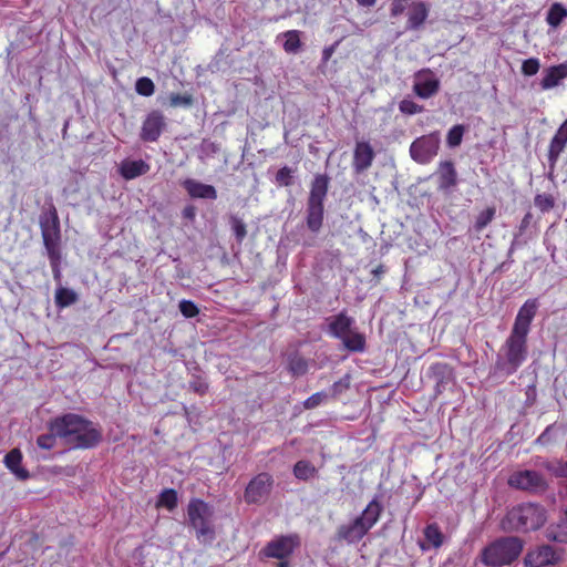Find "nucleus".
Here are the masks:
<instances>
[{
    "label": "nucleus",
    "instance_id": "42",
    "mask_svg": "<svg viewBox=\"0 0 567 567\" xmlns=\"http://www.w3.org/2000/svg\"><path fill=\"white\" fill-rule=\"evenodd\" d=\"M135 90L142 96H151L155 92V85L150 78L143 76L137 79Z\"/></svg>",
    "mask_w": 567,
    "mask_h": 567
},
{
    "label": "nucleus",
    "instance_id": "43",
    "mask_svg": "<svg viewBox=\"0 0 567 567\" xmlns=\"http://www.w3.org/2000/svg\"><path fill=\"white\" fill-rule=\"evenodd\" d=\"M292 169L288 166H284L276 173L275 181L277 185L288 187L293 183Z\"/></svg>",
    "mask_w": 567,
    "mask_h": 567
},
{
    "label": "nucleus",
    "instance_id": "45",
    "mask_svg": "<svg viewBox=\"0 0 567 567\" xmlns=\"http://www.w3.org/2000/svg\"><path fill=\"white\" fill-rule=\"evenodd\" d=\"M178 308H179L181 313L185 318H194L199 313L198 307L192 300H186V299L181 300Z\"/></svg>",
    "mask_w": 567,
    "mask_h": 567
},
{
    "label": "nucleus",
    "instance_id": "32",
    "mask_svg": "<svg viewBox=\"0 0 567 567\" xmlns=\"http://www.w3.org/2000/svg\"><path fill=\"white\" fill-rule=\"evenodd\" d=\"M341 340L349 351L362 352L365 349V337L360 332L351 330L350 333L346 334Z\"/></svg>",
    "mask_w": 567,
    "mask_h": 567
},
{
    "label": "nucleus",
    "instance_id": "29",
    "mask_svg": "<svg viewBox=\"0 0 567 567\" xmlns=\"http://www.w3.org/2000/svg\"><path fill=\"white\" fill-rule=\"evenodd\" d=\"M54 424H55V417L51 419L47 424L49 432L41 434L37 437V445L41 450L50 451L55 447L56 440L59 439V434L54 430Z\"/></svg>",
    "mask_w": 567,
    "mask_h": 567
},
{
    "label": "nucleus",
    "instance_id": "50",
    "mask_svg": "<svg viewBox=\"0 0 567 567\" xmlns=\"http://www.w3.org/2000/svg\"><path fill=\"white\" fill-rule=\"evenodd\" d=\"M172 106H189L193 104V97L189 94L173 93L169 96Z\"/></svg>",
    "mask_w": 567,
    "mask_h": 567
},
{
    "label": "nucleus",
    "instance_id": "47",
    "mask_svg": "<svg viewBox=\"0 0 567 567\" xmlns=\"http://www.w3.org/2000/svg\"><path fill=\"white\" fill-rule=\"evenodd\" d=\"M399 109L402 113L413 115L423 112V106L415 103L412 100H402L399 104Z\"/></svg>",
    "mask_w": 567,
    "mask_h": 567
},
{
    "label": "nucleus",
    "instance_id": "8",
    "mask_svg": "<svg viewBox=\"0 0 567 567\" xmlns=\"http://www.w3.org/2000/svg\"><path fill=\"white\" fill-rule=\"evenodd\" d=\"M40 228L47 252L52 251L54 254V251L60 250L61 228L54 205H51L48 212L40 217Z\"/></svg>",
    "mask_w": 567,
    "mask_h": 567
},
{
    "label": "nucleus",
    "instance_id": "57",
    "mask_svg": "<svg viewBox=\"0 0 567 567\" xmlns=\"http://www.w3.org/2000/svg\"><path fill=\"white\" fill-rule=\"evenodd\" d=\"M377 0H357V2L362 7H373Z\"/></svg>",
    "mask_w": 567,
    "mask_h": 567
},
{
    "label": "nucleus",
    "instance_id": "24",
    "mask_svg": "<svg viewBox=\"0 0 567 567\" xmlns=\"http://www.w3.org/2000/svg\"><path fill=\"white\" fill-rule=\"evenodd\" d=\"M352 324L353 319L342 311L330 319L329 332L341 340L346 334L350 333Z\"/></svg>",
    "mask_w": 567,
    "mask_h": 567
},
{
    "label": "nucleus",
    "instance_id": "14",
    "mask_svg": "<svg viewBox=\"0 0 567 567\" xmlns=\"http://www.w3.org/2000/svg\"><path fill=\"white\" fill-rule=\"evenodd\" d=\"M539 302L537 298L527 299L515 317L512 330L529 334L530 326L537 315Z\"/></svg>",
    "mask_w": 567,
    "mask_h": 567
},
{
    "label": "nucleus",
    "instance_id": "11",
    "mask_svg": "<svg viewBox=\"0 0 567 567\" xmlns=\"http://www.w3.org/2000/svg\"><path fill=\"white\" fill-rule=\"evenodd\" d=\"M508 485L535 494L543 493L548 488V483L543 474L532 470L514 472L508 477Z\"/></svg>",
    "mask_w": 567,
    "mask_h": 567
},
{
    "label": "nucleus",
    "instance_id": "37",
    "mask_svg": "<svg viewBox=\"0 0 567 567\" xmlns=\"http://www.w3.org/2000/svg\"><path fill=\"white\" fill-rule=\"evenodd\" d=\"M496 215V208L494 206L486 207L475 218L474 229L481 233L488 224L493 221Z\"/></svg>",
    "mask_w": 567,
    "mask_h": 567
},
{
    "label": "nucleus",
    "instance_id": "56",
    "mask_svg": "<svg viewBox=\"0 0 567 567\" xmlns=\"http://www.w3.org/2000/svg\"><path fill=\"white\" fill-rule=\"evenodd\" d=\"M333 51H334V47H333V45H332V47L324 48V49H323V52H322L323 60H324V61H328V60L331 58V55H332Z\"/></svg>",
    "mask_w": 567,
    "mask_h": 567
},
{
    "label": "nucleus",
    "instance_id": "55",
    "mask_svg": "<svg viewBox=\"0 0 567 567\" xmlns=\"http://www.w3.org/2000/svg\"><path fill=\"white\" fill-rule=\"evenodd\" d=\"M385 272V267L383 265H379L377 266L373 270H372V275L377 278V280L379 281L381 276Z\"/></svg>",
    "mask_w": 567,
    "mask_h": 567
},
{
    "label": "nucleus",
    "instance_id": "10",
    "mask_svg": "<svg viewBox=\"0 0 567 567\" xmlns=\"http://www.w3.org/2000/svg\"><path fill=\"white\" fill-rule=\"evenodd\" d=\"M440 135L437 132L422 135L410 146V155L419 164H429L439 153Z\"/></svg>",
    "mask_w": 567,
    "mask_h": 567
},
{
    "label": "nucleus",
    "instance_id": "3",
    "mask_svg": "<svg viewBox=\"0 0 567 567\" xmlns=\"http://www.w3.org/2000/svg\"><path fill=\"white\" fill-rule=\"evenodd\" d=\"M382 509L381 503L375 498L372 499L360 516H357L349 524H341L337 528L336 539L338 542H346L349 545L358 544L378 523Z\"/></svg>",
    "mask_w": 567,
    "mask_h": 567
},
{
    "label": "nucleus",
    "instance_id": "61",
    "mask_svg": "<svg viewBox=\"0 0 567 567\" xmlns=\"http://www.w3.org/2000/svg\"><path fill=\"white\" fill-rule=\"evenodd\" d=\"M565 496L567 497V483L564 485Z\"/></svg>",
    "mask_w": 567,
    "mask_h": 567
},
{
    "label": "nucleus",
    "instance_id": "31",
    "mask_svg": "<svg viewBox=\"0 0 567 567\" xmlns=\"http://www.w3.org/2000/svg\"><path fill=\"white\" fill-rule=\"evenodd\" d=\"M293 475L300 481H309L318 474V470L307 460L298 461L292 468Z\"/></svg>",
    "mask_w": 567,
    "mask_h": 567
},
{
    "label": "nucleus",
    "instance_id": "20",
    "mask_svg": "<svg viewBox=\"0 0 567 567\" xmlns=\"http://www.w3.org/2000/svg\"><path fill=\"white\" fill-rule=\"evenodd\" d=\"M330 178L327 174H317L311 182L309 203L323 204L329 190Z\"/></svg>",
    "mask_w": 567,
    "mask_h": 567
},
{
    "label": "nucleus",
    "instance_id": "60",
    "mask_svg": "<svg viewBox=\"0 0 567 567\" xmlns=\"http://www.w3.org/2000/svg\"><path fill=\"white\" fill-rule=\"evenodd\" d=\"M436 393H441L440 382H437V384H436Z\"/></svg>",
    "mask_w": 567,
    "mask_h": 567
},
{
    "label": "nucleus",
    "instance_id": "30",
    "mask_svg": "<svg viewBox=\"0 0 567 567\" xmlns=\"http://www.w3.org/2000/svg\"><path fill=\"white\" fill-rule=\"evenodd\" d=\"M280 35L282 38H285L282 48L286 53L296 54L300 51V49L302 47L301 31L289 30V31L282 32Z\"/></svg>",
    "mask_w": 567,
    "mask_h": 567
},
{
    "label": "nucleus",
    "instance_id": "6",
    "mask_svg": "<svg viewBox=\"0 0 567 567\" xmlns=\"http://www.w3.org/2000/svg\"><path fill=\"white\" fill-rule=\"evenodd\" d=\"M528 334L511 330L509 336L502 346L506 359L508 373H514L526 361L528 354Z\"/></svg>",
    "mask_w": 567,
    "mask_h": 567
},
{
    "label": "nucleus",
    "instance_id": "19",
    "mask_svg": "<svg viewBox=\"0 0 567 567\" xmlns=\"http://www.w3.org/2000/svg\"><path fill=\"white\" fill-rule=\"evenodd\" d=\"M22 458V452L19 449H12L6 454L3 464L18 480L25 481L30 477V473L21 465Z\"/></svg>",
    "mask_w": 567,
    "mask_h": 567
},
{
    "label": "nucleus",
    "instance_id": "23",
    "mask_svg": "<svg viewBox=\"0 0 567 567\" xmlns=\"http://www.w3.org/2000/svg\"><path fill=\"white\" fill-rule=\"evenodd\" d=\"M556 553L549 545L538 547L535 551H530L525 557V563L537 567L555 564Z\"/></svg>",
    "mask_w": 567,
    "mask_h": 567
},
{
    "label": "nucleus",
    "instance_id": "17",
    "mask_svg": "<svg viewBox=\"0 0 567 567\" xmlns=\"http://www.w3.org/2000/svg\"><path fill=\"white\" fill-rule=\"evenodd\" d=\"M567 144V120L560 125L550 141L548 148V162L553 169Z\"/></svg>",
    "mask_w": 567,
    "mask_h": 567
},
{
    "label": "nucleus",
    "instance_id": "7",
    "mask_svg": "<svg viewBox=\"0 0 567 567\" xmlns=\"http://www.w3.org/2000/svg\"><path fill=\"white\" fill-rule=\"evenodd\" d=\"M275 486L274 476L261 472L251 477L244 491V502L247 505H262L270 497Z\"/></svg>",
    "mask_w": 567,
    "mask_h": 567
},
{
    "label": "nucleus",
    "instance_id": "16",
    "mask_svg": "<svg viewBox=\"0 0 567 567\" xmlns=\"http://www.w3.org/2000/svg\"><path fill=\"white\" fill-rule=\"evenodd\" d=\"M437 187L449 192L457 185V172L452 161H442L436 169Z\"/></svg>",
    "mask_w": 567,
    "mask_h": 567
},
{
    "label": "nucleus",
    "instance_id": "49",
    "mask_svg": "<svg viewBox=\"0 0 567 567\" xmlns=\"http://www.w3.org/2000/svg\"><path fill=\"white\" fill-rule=\"evenodd\" d=\"M208 383L200 377H195L189 382V389L199 395H205L208 392Z\"/></svg>",
    "mask_w": 567,
    "mask_h": 567
},
{
    "label": "nucleus",
    "instance_id": "13",
    "mask_svg": "<svg viewBox=\"0 0 567 567\" xmlns=\"http://www.w3.org/2000/svg\"><path fill=\"white\" fill-rule=\"evenodd\" d=\"M440 90V80L430 69H422L415 74L413 92L421 99H430Z\"/></svg>",
    "mask_w": 567,
    "mask_h": 567
},
{
    "label": "nucleus",
    "instance_id": "34",
    "mask_svg": "<svg viewBox=\"0 0 567 567\" xmlns=\"http://www.w3.org/2000/svg\"><path fill=\"white\" fill-rule=\"evenodd\" d=\"M565 18H567V9L561 3L555 2L547 12L546 22L551 28H557Z\"/></svg>",
    "mask_w": 567,
    "mask_h": 567
},
{
    "label": "nucleus",
    "instance_id": "41",
    "mask_svg": "<svg viewBox=\"0 0 567 567\" xmlns=\"http://www.w3.org/2000/svg\"><path fill=\"white\" fill-rule=\"evenodd\" d=\"M535 206L543 213L551 210L555 206V198L551 194H537L534 198Z\"/></svg>",
    "mask_w": 567,
    "mask_h": 567
},
{
    "label": "nucleus",
    "instance_id": "21",
    "mask_svg": "<svg viewBox=\"0 0 567 567\" xmlns=\"http://www.w3.org/2000/svg\"><path fill=\"white\" fill-rule=\"evenodd\" d=\"M567 78V62L558 65H553L544 71V76L540 81L543 90H549L557 86L560 81Z\"/></svg>",
    "mask_w": 567,
    "mask_h": 567
},
{
    "label": "nucleus",
    "instance_id": "27",
    "mask_svg": "<svg viewBox=\"0 0 567 567\" xmlns=\"http://www.w3.org/2000/svg\"><path fill=\"white\" fill-rule=\"evenodd\" d=\"M537 460L538 461L535 463V465L543 467L550 475L557 478H567V460H546L542 457H537Z\"/></svg>",
    "mask_w": 567,
    "mask_h": 567
},
{
    "label": "nucleus",
    "instance_id": "51",
    "mask_svg": "<svg viewBox=\"0 0 567 567\" xmlns=\"http://www.w3.org/2000/svg\"><path fill=\"white\" fill-rule=\"evenodd\" d=\"M48 257L50 260V265L52 267V272H53L54 279L60 280V277H61V270H60L61 252H60V250L54 251V254H52V251L48 252Z\"/></svg>",
    "mask_w": 567,
    "mask_h": 567
},
{
    "label": "nucleus",
    "instance_id": "22",
    "mask_svg": "<svg viewBox=\"0 0 567 567\" xmlns=\"http://www.w3.org/2000/svg\"><path fill=\"white\" fill-rule=\"evenodd\" d=\"M150 169V164L143 159H125L121 163L120 174L124 179L131 181L147 174Z\"/></svg>",
    "mask_w": 567,
    "mask_h": 567
},
{
    "label": "nucleus",
    "instance_id": "5",
    "mask_svg": "<svg viewBox=\"0 0 567 567\" xmlns=\"http://www.w3.org/2000/svg\"><path fill=\"white\" fill-rule=\"evenodd\" d=\"M213 513L212 506L200 498H192L187 505L188 523L202 544H212L216 538L215 528L210 523Z\"/></svg>",
    "mask_w": 567,
    "mask_h": 567
},
{
    "label": "nucleus",
    "instance_id": "18",
    "mask_svg": "<svg viewBox=\"0 0 567 567\" xmlns=\"http://www.w3.org/2000/svg\"><path fill=\"white\" fill-rule=\"evenodd\" d=\"M182 186L192 198H217V192L213 185L204 184L193 178H187L182 183Z\"/></svg>",
    "mask_w": 567,
    "mask_h": 567
},
{
    "label": "nucleus",
    "instance_id": "46",
    "mask_svg": "<svg viewBox=\"0 0 567 567\" xmlns=\"http://www.w3.org/2000/svg\"><path fill=\"white\" fill-rule=\"evenodd\" d=\"M540 68L539 60L537 58H529L522 63V73L526 76L535 75Z\"/></svg>",
    "mask_w": 567,
    "mask_h": 567
},
{
    "label": "nucleus",
    "instance_id": "35",
    "mask_svg": "<svg viewBox=\"0 0 567 567\" xmlns=\"http://www.w3.org/2000/svg\"><path fill=\"white\" fill-rule=\"evenodd\" d=\"M546 537L551 542L567 544V522L550 525L546 530Z\"/></svg>",
    "mask_w": 567,
    "mask_h": 567
},
{
    "label": "nucleus",
    "instance_id": "4",
    "mask_svg": "<svg viewBox=\"0 0 567 567\" xmlns=\"http://www.w3.org/2000/svg\"><path fill=\"white\" fill-rule=\"evenodd\" d=\"M523 548L524 543L518 537H499L481 550L480 560L486 567L507 566L520 556Z\"/></svg>",
    "mask_w": 567,
    "mask_h": 567
},
{
    "label": "nucleus",
    "instance_id": "52",
    "mask_svg": "<svg viewBox=\"0 0 567 567\" xmlns=\"http://www.w3.org/2000/svg\"><path fill=\"white\" fill-rule=\"evenodd\" d=\"M408 7V0H392L391 8H390V14L393 18L399 17L402 14Z\"/></svg>",
    "mask_w": 567,
    "mask_h": 567
},
{
    "label": "nucleus",
    "instance_id": "44",
    "mask_svg": "<svg viewBox=\"0 0 567 567\" xmlns=\"http://www.w3.org/2000/svg\"><path fill=\"white\" fill-rule=\"evenodd\" d=\"M555 429L556 424H549L535 440V444L542 445V446H548L555 441Z\"/></svg>",
    "mask_w": 567,
    "mask_h": 567
},
{
    "label": "nucleus",
    "instance_id": "58",
    "mask_svg": "<svg viewBox=\"0 0 567 567\" xmlns=\"http://www.w3.org/2000/svg\"><path fill=\"white\" fill-rule=\"evenodd\" d=\"M276 567H291L289 559H278Z\"/></svg>",
    "mask_w": 567,
    "mask_h": 567
},
{
    "label": "nucleus",
    "instance_id": "9",
    "mask_svg": "<svg viewBox=\"0 0 567 567\" xmlns=\"http://www.w3.org/2000/svg\"><path fill=\"white\" fill-rule=\"evenodd\" d=\"M299 546V535H280L268 542L260 550L259 555L262 558L289 559Z\"/></svg>",
    "mask_w": 567,
    "mask_h": 567
},
{
    "label": "nucleus",
    "instance_id": "33",
    "mask_svg": "<svg viewBox=\"0 0 567 567\" xmlns=\"http://www.w3.org/2000/svg\"><path fill=\"white\" fill-rule=\"evenodd\" d=\"M54 301L58 308L63 309L78 301V293L72 289L60 287L55 290Z\"/></svg>",
    "mask_w": 567,
    "mask_h": 567
},
{
    "label": "nucleus",
    "instance_id": "25",
    "mask_svg": "<svg viewBox=\"0 0 567 567\" xmlns=\"http://www.w3.org/2000/svg\"><path fill=\"white\" fill-rule=\"evenodd\" d=\"M306 223L309 230L318 233L323 224L324 206L323 204H316L307 202Z\"/></svg>",
    "mask_w": 567,
    "mask_h": 567
},
{
    "label": "nucleus",
    "instance_id": "39",
    "mask_svg": "<svg viewBox=\"0 0 567 567\" xmlns=\"http://www.w3.org/2000/svg\"><path fill=\"white\" fill-rule=\"evenodd\" d=\"M229 224L231 226V230L236 237L237 243L241 244L247 236L246 224L235 215H231L229 217Z\"/></svg>",
    "mask_w": 567,
    "mask_h": 567
},
{
    "label": "nucleus",
    "instance_id": "1",
    "mask_svg": "<svg viewBox=\"0 0 567 567\" xmlns=\"http://www.w3.org/2000/svg\"><path fill=\"white\" fill-rule=\"evenodd\" d=\"M54 430L70 450H89L97 446L102 431L92 421L76 413L55 416Z\"/></svg>",
    "mask_w": 567,
    "mask_h": 567
},
{
    "label": "nucleus",
    "instance_id": "38",
    "mask_svg": "<svg viewBox=\"0 0 567 567\" xmlns=\"http://www.w3.org/2000/svg\"><path fill=\"white\" fill-rule=\"evenodd\" d=\"M288 370L293 377L305 375L308 372V361L305 358L295 354L289 358Z\"/></svg>",
    "mask_w": 567,
    "mask_h": 567
},
{
    "label": "nucleus",
    "instance_id": "53",
    "mask_svg": "<svg viewBox=\"0 0 567 567\" xmlns=\"http://www.w3.org/2000/svg\"><path fill=\"white\" fill-rule=\"evenodd\" d=\"M182 216L185 219L193 221L196 217V207L194 205H187L182 210Z\"/></svg>",
    "mask_w": 567,
    "mask_h": 567
},
{
    "label": "nucleus",
    "instance_id": "36",
    "mask_svg": "<svg viewBox=\"0 0 567 567\" xmlns=\"http://www.w3.org/2000/svg\"><path fill=\"white\" fill-rule=\"evenodd\" d=\"M178 504V495L174 488H165L158 496L157 507H164L169 512L174 511Z\"/></svg>",
    "mask_w": 567,
    "mask_h": 567
},
{
    "label": "nucleus",
    "instance_id": "48",
    "mask_svg": "<svg viewBox=\"0 0 567 567\" xmlns=\"http://www.w3.org/2000/svg\"><path fill=\"white\" fill-rule=\"evenodd\" d=\"M327 398H328V394L326 392H323V391L316 392L303 402V408L306 410L315 409V408L319 406Z\"/></svg>",
    "mask_w": 567,
    "mask_h": 567
},
{
    "label": "nucleus",
    "instance_id": "12",
    "mask_svg": "<svg viewBox=\"0 0 567 567\" xmlns=\"http://www.w3.org/2000/svg\"><path fill=\"white\" fill-rule=\"evenodd\" d=\"M166 126L167 122L163 112L153 110L147 113L142 123L140 138L146 143L157 142L162 133L166 130Z\"/></svg>",
    "mask_w": 567,
    "mask_h": 567
},
{
    "label": "nucleus",
    "instance_id": "28",
    "mask_svg": "<svg viewBox=\"0 0 567 567\" xmlns=\"http://www.w3.org/2000/svg\"><path fill=\"white\" fill-rule=\"evenodd\" d=\"M423 534L425 542L427 543V545L421 544V548L423 550H426L430 547L440 548L443 545L444 535L436 523L426 525Z\"/></svg>",
    "mask_w": 567,
    "mask_h": 567
},
{
    "label": "nucleus",
    "instance_id": "62",
    "mask_svg": "<svg viewBox=\"0 0 567 567\" xmlns=\"http://www.w3.org/2000/svg\"><path fill=\"white\" fill-rule=\"evenodd\" d=\"M564 517H565V520L567 522V508L564 511Z\"/></svg>",
    "mask_w": 567,
    "mask_h": 567
},
{
    "label": "nucleus",
    "instance_id": "26",
    "mask_svg": "<svg viewBox=\"0 0 567 567\" xmlns=\"http://www.w3.org/2000/svg\"><path fill=\"white\" fill-rule=\"evenodd\" d=\"M427 17V6L423 1L413 2L408 14V29L417 30Z\"/></svg>",
    "mask_w": 567,
    "mask_h": 567
},
{
    "label": "nucleus",
    "instance_id": "15",
    "mask_svg": "<svg viewBox=\"0 0 567 567\" xmlns=\"http://www.w3.org/2000/svg\"><path fill=\"white\" fill-rule=\"evenodd\" d=\"M374 157V151L369 142H357L353 151V169L357 173L367 171L372 165Z\"/></svg>",
    "mask_w": 567,
    "mask_h": 567
},
{
    "label": "nucleus",
    "instance_id": "54",
    "mask_svg": "<svg viewBox=\"0 0 567 567\" xmlns=\"http://www.w3.org/2000/svg\"><path fill=\"white\" fill-rule=\"evenodd\" d=\"M532 218H533V215L532 213H526L525 216L523 217L522 221H520V225H519V233L523 234L527 227L529 226L530 221H532Z\"/></svg>",
    "mask_w": 567,
    "mask_h": 567
},
{
    "label": "nucleus",
    "instance_id": "2",
    "mask_svg": "<svg viewBox=\"0 0 567 567\" xmlns=\"http://www.w3.org/2000/svg\"><path fill=\"white\" fill-rule=\"evenodd\" d=\"M547 520L546 509L535 503H522L512 507L501 522L505 532H529L539 529Z\"/></svg>",
    "mask_w": 567,
    "mask_h": 567
},
{
    "label": "nucleus",
    "instance_id": "40",
    "mask_svg": "<svg viewBox=\"0 0 567 567\" xmlns=\"http://www.w3.org/2000/svg\"><path fill=\"white\" fill-rule=\"evenodd\" d=\"M465 127L462 124H456L450 128L446 136L449 147H456L462 143Z\"/></svg>",
    "mask_w": 567,
    "mask_h": 567
},
{
    "label": "nucleus",
    "instance_id": "59",
    "mask_svg": "<svg viewBox=\"0 0 567 567\" xmlns=\"http://www.w3.org/2000/svg\"><path fill=\"white\" fill-rule=\"evenodd\" d=\"M441 368H445V365L440 364V363H436V364H434V365L432 367V369H433V370H435V369H441Z\"/></svg>",
    "mask_w": 567,
    "mask_h": 567
}]
</instances>
